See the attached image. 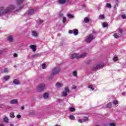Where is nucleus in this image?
<instances>
[{
  "label": "nucleus",
  "instance_id": "12",
  "mask_svg": "<svg viewBox=\"0 0 126 126\" xmlns=\"http://www.w3.org/2000/svg\"><path fill=\"white\" fill-rule=\"evenodd\" d=\"M16 0V3L18 4V5H19V4H21L23 2V1L24 0Z\"/></svg>",
  "mask_w": 126,
  "mask_h": 126
},
{
  "label": "nucleus",
  "instance_id": "49",
  "mask_svg": "<svg viewBox=\"0 0 126 126\" xmlns=\"http://www.w3.org/2000/svg\"><path fill=\"white\" fill-rule=\"evenodd\" d=\"M117 6H119V4L117 3L114 5V8H117Z\"/></svg>",
  "mask_w": 126,
  "mask_h": 126
},
{
  "label": "nucleus",
  "instance_id": "10",
  "mask_svg": "<svg viewBox=\"0 0 126 126\" xmlns=\"http://www.w3.org/2000/svg\"><path fill=\"white\" fill-rule=\"evenodd\" d=\"M17 103H18V100H17V99H12L10 101V104H17Z\"/></svg>",
  "mask_w": 126,
  "mask_h": 126
},
{
  "label": "nucleus",
  "instance_id": "37",
  "mask_svg": "<svg viewBox=\"0 0 126 126\" xmlns=\"http://www.w3.org/2000/svg\"><path fill=\"white\" fill-rule=\"evenodd\" d=\"M10 117L11 118H14L15 116H14V113H11L10 114Z\"/></svg>",
  "mask_w": 126,
  "mask_h": 126
},
{
  "label": "nucleus",
  "instance_id": "53",
  "mask_svg": "<svg viewBox=\"0 0 126 126\" xmlns=\"http://www.w3.org/2000/svg\"><path fill=\"white\" fill-rule=\"evenodd\" d=\"M125 94H126V93H125V92L122 93V94H123V95H125Z\"/></svg>",
  "mask_w": 126,
  "mask_h": 126
},
{
  "label": "nucleus",
  "instance_id": "6",
  "mask_svg": "<svg viewBox=\"0 0 126 126\" xmlns=\"http://www.w3.org/2000/svg\"><path fill=\"white\" fill-rule=\"evenodd\" d=\"M93 39H94V36H93V34H90L89 36L88 37L87 39H86V42L87 43H90Z\"/></svg>",
  "mask_w": 126,
  "mask_h": 126
},
{
  "label": "nucleus",
  "instance_id": "55",
  "mask_svg": "<svg viewBox=\"0 0 126 126\" xmlns=\"http://www.w3.org/2000/svg\"><path fill=\"white\" fill-rule=\"evenodd\" d=\"M59 15H60V16H63V14H60Z\"/></svg>",
  "mask_w": 126,
  "mask_h": 126
},
{
  "label": "nucleus",
  "instance_id": "17",
  "mask_svg": "<svg viewBox=\"0 0 126 126\" xmlns=\"http://www.w3.org/2000/svg\"><path fill=\"white\" fill-rule=\"evenodd\" d=\"M40 56H41V54L38 53V54L32 55V58H37L38 57H40Z\"/></svg>",
  "mask_w": 126,
  "mask_h": 126
},
{
  "label": "nucleus",
  "instance_id": "29",
  "mask_svg": "<svg viewBox=\"0 0 126 126\" xmlns=\"http://www.w3.org/2000/svg\"><path fill=\"white\" fill-rule=\"evenodd\" d=\"M102 26L104 28H105V27H108V24L106 23H103Z\"/></svg>",
  "mask_w": 126,
  "mask_h": 126
},
{
  "label": "nucleus",
  "instance_id": "46",
  "mask_svg": "<svg viewBox=\"0 0 126 126\" xmlns=\"http://www.w3.org/2000/svg\"><path fill=\"white\" fill-rule=\"evenodd\" d=\"M78 122L80 123V124H82V123H83V121H82V120H81V119H79Z\"/></svg>",
  "mask_w": 126,
  "mask_h": 126
},
{
  "label": "nucleus",
  "instance_id": "8",
  "mask_svg": "<svg viewBox=\"0 0 126 126\" xmlns=\"http://www.w3.org/2000/svg\"><path fill=\"white\" fill-rule=\"evenodd\" d=\"M30 49H32L33 52H36V50H37V47L35 45H31L30 46Z\"/></svg>",
  "mask_w": 126,
  "mask_h": 126
},
{
  "label": "nucleus",
  "instance_id": "9",
  "mask_svg": "<svg viewBox=\"0 0 126 126\" xmlns=\"http://www.w3.org/2000/svg\"><path fill=\"white\" fill-rule=\"evenodd\" d=\"M34 12H35V10L34 8H31L29 10L28 14H31L32 13H34Z\"/></svg>",
  "mask_w": 126,
  "mask_h": 126
},
{
  "label": "nucleus",
  "instance_id": "54",
  "mask_svg": "<svg viewBox=\"0 0 126 126\" xmlns=\"http://www.w3.org/2000/svg\"><path fill=\"white\" fill-rule=\"evenodd\" d=\"M4 125H3V124H0V126H3Z\"/></svg>",
  "mask_w": 126,
  "mask_h": 126
},
{
  "label": "nucleus",
  "instance_id": "57",
  "mask_svg": "<svg viewBox=\"0 0 126 126\" xmlns=\"http://www.w3.org/2000/svg\"><path fill=\"white\" fill-rule=\"evenodd\" d=\"M95 126H99V125H95Z\"/></svg>",
  "mask_w": 126,
  "mask_h": 126
},
{
  "label": "nucleus",
  "instance_id": "15",
  "mask_svg": "<svg viewBox=\"0 0 126 126\" xmlns=\"http://www.w3.org/2000/svg\"><path fill=\"white\" fill-rule=\"evenodd\" d=\"M65 1H66V0H59V2L61 4H63L64 3H65Z\"/></svg>",
  "mask_w": 126,
  "mask_h": 126
},
{
  "label": "nucleus",
  "instance_id": "47",
  "mask_svg": "<svg viewBox=\"0 0 126 126\" xmlns=\"http://www.w3.org/2000/svg\"><path fill=\"white\" fill-rule=\"evenodd\" d=\"M3 53V50H0V55H2Z\"/></svg>",
  "mask_w": 126,
  "mask_h": 126
},
{
  "label": "nucleus",
  "instance_id": "16",
  "mask_svg": "<svg viewBox=\"0 0 126 126\" xmlns=\"http://www.w3.org/2000/svg\"><path fill=\"white\" fill-rule=\"evenodd\" d=\"M73 34L74 35H78V30H76V29H74L73 30Z\"/></svg>",
  "mask_w": 126,
  "mask_h": 126
},
{
  "label": "nucleus",
  "instance_id": "33",
  "mask_svg": "<svg viewBox=\"0 0 126 126\" xmlns=\"http://www.w3.org/2000/svg\"><path fill=\"white\" fill-rule=\"evenodd\" d=\"M0 109H4V108H5V105L3 104H0Z\"/></svg>",
  "mask_w": 126,
  "mask_h": 126
},
{
  "label": "nucleus",
  "instance_id": "21",
  "mask_svg": "<svg viewBox=\"0 0 126 126\" xmlns=\"http://www.w3.org/2000/svg\"><path fill=\"white\" fill-rule=\"evenodd\" d=\"M99 20H101V19H105V16L104 15H100L99 16Z\"/></svg>",
  "mask_w": 126,
  "mask_h": 126
},
{
  "label": "nucleus",
  "instance_id": "23",
  "mask_svg": "<svg viewBox=\"0 0 126 126\" xmlns=\"http://www.w3.org/2000/svg\"><path fill=\"white\" fill-rule=\"evenodd\" d=\"M84 20L85 23H88V22H89V19L87 17L85 18Z\"/></svg>",
  "mask_w": 126,
  "mask_h": 126
},
{
  "label": "nucleus",
  "instance_id": "19",
  "mask_svg": "<svg viewBox=\"0 0 126 126\" xmlns=\"http://www.w3.org/2000/svg\"><path fill=\"white\" fill-rule=\"evenodd\" d=\"M67 17L69 18L70 19H71V18H74V16H73V15L72 14H68L67 15Z\"/></svg>",
  "mask_w": 126,
  "mask_h": 126
},
{
  "label": "nucleus",
  "instance_id": "40",
  "mask_svg": "<svg viewBox=\"0 0 126 126\" xmlns=\"http://www.w3.org/2000/svg\"><path fill=\"white\" fill-rule=\"evenodd\" d=\"M118 100H114L113 101L114 105H118Z\"/></svg>",
  "mask_w": 126,
  "mask_h": 126
},
{
  "label": "nucleus",
  "instance_id": "50",
  "mask_svg": "<svg viewBox=\"0 0 126 126\" xmlns=\"http://www.w3.org/2000/svg\"><path fill=\"white\" fill-rule=\"evenodd\" d=\"M21 109L22 110H24V106H22Z\"/></svg>",
  "mask_w": 126,
  "mask_h": 126
},
{
  "label": "nucleus",
  "instance_id": "45",
  "mask_svg": "<svg viewBox=\"0 0 126 126\" xmlns=\"http://www.w3.org/2000/svg\"><path fill=\"white\" fill-rule=\"evenodd\" d=\"M68 33L69 34H72V33H73V31L72 30H69Z\"/></svg>",
  "mask_w": 126,
  "mask_h": 126
},
{
  "label": "nucleus",
  "instance_id": "30",
  "mask_svg": "<svg viewBox=\"0 0 126 126\" xmlns=\"http://www.w3.org/2000/svg\"><path fill=\"white\" fill-rule=\"evenodd\" d=\"M4 123H8V118L7 117H5L3 119Z\"/></svg>",
  "mask_w": 126,
  "mask_h": 126
},
{
  "label": "nucleus",
  "instance_id": "56",
  "mask_svg": "<svg viewBox=\"0 0 126 126\" xmlns=\"http://www.w3.org/2000/svg\"><path fill=\"white\" fill-rule=\"evenodd\" d=\"M14 126L13 124L10 125V126Z\"/></svg>",
  "mask_w": 126,
  "mask_h": 126
},
{
  "label": "nucleus",
  "instance_id": "39",
  "mask_svg": "<svg viewBox=\"0 0 126 126\" xmlns=\"http://www.w3.org/2000/svg\"><path fill=\"white\" fill-rule=\"evenodd\" d=\"M66 21V18H65V17H63V23H64Z\"/></svg>",
  "mask_w": 126,
  "mask_h": 126
},
{
  "label": "nucleus",
  "instance_id": "44",
  "mask_svg": "<svg viewBox=\"0 0 126 126\" xmlns=\"http://www.w3.org/2000/svg\"><path fill=\"white\" fill-rule=\"evenodd\" d=\"M13 57H14V58H17V57H18V55H17V54L15 53V54H14V55H13Z\"/></svg>",
  "mask_w": 126,
  "mask_h": 126
},
{
  "label": "nucleus",
  "instance_id": "24",
  "mask_svg": "<svg viewBox=\"0 0 126 126\" xmlns=\"http://www.w3.org/2000/svg\"><path fill=\"white\" fill-rule=\"evenodd\" d=\"M41 65L43 69H46V68H47V66H46V63H42Z\"/></svg>",
  "mask_w": 126,
  "mask_h": 126
},
{
  "label": "nucleus",
  "instance_id": "48",
  "mask_svg": "<svg viewBox=\"0 0 126 126\" xmlns=\"http://www.w3.org/2000/svg\"><path fill=\"white\" fill-rule=\"evenodd\" d=\"M17 119H20L21 118V115H17Z\"/></svg>",
  "mask_w": 126,
  "mask_h": 126
},
{
  "label": "nucleus",
  "instance_id": "4",
  "mask_svg": "<svg viewBox=\"0 0 126 126\" xmlns=\"http://www.w3.org/2000/svg\"><path fill=\"white\" fill-rule=\"evenodd\" d=\"M104 67V63H98L95 65L93 68L92 70H96V69H100Z\"/></svg>",
  "mask_w": 126,
  "mask_h": 126
},
{
  "label": "nucleus",
  "instance_id": "35",
  "mask_svg": "<svg viewBox=\"0 0 126 126\" xmlns=\"http://www.w3.org/2000/svg\"><path fill=\"white\" fill-rule=\"evenodd\" d=\"M121 17L123 19H126V14H124L121 16Z\"/></svg>",
  "mask_w": 126,
  "mask_h": 126
},
{
  "label": "nucleus",
  "instance_id": "20",
  "mask_svg": "<svg viewBox=\"0 0 126 126\" xmlns=\"http://www.w3.org/2000/svg\"><path fill=\"white\" fill-rule=\"evenodd\" d=\"M8 41H9L10 42H12V40H13V38L12 37V36L10 35L8 37Z\"/></svg>",
  "mask_w": 126,
  "mask_h": 126
},
{
  "label": "nucleus",
  "instance_id": "41",
  "mask_svg": "<svg viewBox=\"0 0 126 126\" xmlns=\"http://www.w3.org/2000/svg\"><path fill=\"white\" fill-rule=\"evenodd\" d=\"M83 121L84 122H87L88 121V117H85Z\"/></svg>",
  "mask_w": 126,
  "mask_h": 126
},
{
  "label": "nucleus",
  "instance_id": "13",
  "mask_svg": "<svg viewBox=\"0 0 126 126\" xmlns=\"http://www.w3.org/2000/svg\"><path fill=\"white\" fill-rule=\"evenodd\" d=\"M56 86L57 88H61V87H62V86H63V84H62L61 83H57L56 84Z\"/></svg>",
  "mask_w": 126,
  "mask_h": 126
},
{
  "label": "nucleus",
  "instance_id": "3",
  "mask_svg": "<svg viewBox=\"0 0 126 126\" xmlns=\"http://www.w3.org/2000/svg\"><path fill=\"white\" fill-rule=\"evenodd\" d=\"M45 84H41L37 86L36 88V90L38 92H42L45 90Z\"/></svg>",
  "mask_w": 126,
  "mask_h": 126
},
{
  "label": "nucleus",
  "instance_id": "18",
  "mask_svg": "<svg viewBox=\"0 0 126 126\" xmlns=\"http://www.w3.org/2000/svg\"><path fill=\"white\" fill-rule=\"evenodd\" d=\"M32 36H33L34 37H37V36L38 35V34L37 33V32H36V31H33L32 32Z\"/></svg>",
  "mask_w": 126,
  "mask_h": 126
},
{
  "label": "nucleus",
  "instance_id": "52",
  "mask_svg": "<svg viewBox=\"0 0 126 126\" xmlns=\"http://www.w3.org/2000/svg\"><path fill=\"white\" fill-rule=\"evenodd\" d=\"M72 89H76V87L75 86V87L72 88Z\"/></svg>",
  "mask_w": 126,
  "mask_h": 126
},
{
  "label": "nucleus",
  "instance_id": "11",
  "mask_svg": "<svg viewBox=\"0 0 126 126\" xmlns=\"http://www.w3.org/2000/svg\"><path fill=\"white\" fill-rule=\"evenodd\" d=\"M13 83L14 84H16V85H19V84H20V83L17 79H14L13 80Z\"/></svg>",
  "mask_w": 126,
  "mask_h": 126
},
{
  "label": "nucleus",
  "instance_id": "31",
  "mask_svg": "<svg viewBox=\"0 0 126 126\" xmlns=\"http://www.w3.org/2000/svg\"><path fill=\"white\" fill-rule=\"evenodd\" d=\"M106 108H112V103H109L106 105Z\"/></svg>",
  "mask_w": 126,
  "mask_h": 126
},
{
  "label": "nucleus",
  "instance_id": "34",
  "mask_svg": "<svg viewBox=\"0 0 126 126\" xmlns=\"http://www.w3.org/2000/svg\"><path fill=\"white\" fill-rule=\"evenodd\" d=\"M70 112H75V108L74 107H70Z\"/></svg>",
  "mask_w": 126,
  "mask_h": 126
},
{
  "label": "nucleus",
  "instance_id": "27",
  "mask_svg": "<svg viewBox=\"0 0 126 126\" xmlns=\"http://www.w3.org/2000/svg\"><path fill=\"white\" fill-rule=\"evenodd\" d=\"M69 118L70 120H75V117H74V116L73 115H70Z\"/></svg>",
  "mask_w": 126,
  "mask_h": 126
},
{
  "label": "nucleus",
  "instance_id": "26",
  "mask_svg": "<svg viewBox=\"0 0 126 126\" xmlns=\"http://www.w3.org/2000/svg\"><path fill=\"white\" fill-rule=\"evenodd\" d=\"M88 88H90L92 91H94V87H93V85H90V86H88Z\"/></svg>",
  "mask_w": 126,
  "mask_h": 126
},
{
  "label": "nucleus",
  "instance_id": "28",
  "mask_svg": "<svg viewBox=\"0 0 126 126\" xmlns=\"http://www.w3.org/2000/svg\"><path fill=\"white\" fill-rule=\"evenodd\" d=\"M9 78H10V77L9 76H6L5 77H4L3 78V79L5 81L6 80H8V79H9Z\"/></svg>",
  "mask_w": 126,
  "mask_h": 126
},
{
  "label": "nucleus",
  "instance_id": "32",
  "mask_svg": "<svg viewBox=\"0 0 126 126\" xmlns=\"http://www.w3.org/2000/svg\"><path fill=\"white\" fill-rule=\"evenodd\" d=\"M3 72L4 73L8 72V69L7 68H4L3 70Z\"/></svg>",
  "mask_w": 126,
  "mask_h": 126
},
{
  "label": "nucleus",
  "instance_id": "2",
  "mask_svg": "<svg viewBox=\"0 0 126 126\" xmlns=\"http://www.w3.org/2000/svg\"><path fill=\"white\" fill-rule=\"evenodd\" d=\"M61 71V67H56L52 69V75H55L56 74H59Z\"/></svg>",
  "mask_w": 126,
  "mask_h": 126
},
{
  "label": "nucleus",
  "instance_id": "42",
  "mask_svg": "<svg viewBox=\"0 0 126 126\" xmlns=\"http://www.w3.org/2000/svg\"><path fill=\"white\" fill-rule=\"evenodd\" d=\"M119 32L122 35L123 34V31L121 29H119Z\"/></svg>",
  "mask_w": 126,
  "mask_h": 126
},
{
  "label": "nucleus",
  "instance_id": "1",
  "mask_svg": "<svg viewBox=\"0 0 126 126\" xmlns=\"http://www.w3.org/2000/svg\"><path fill=\"white\" fill-rule=\"evenodd\" d=\"M13 9H15V6L14 5H10L8 7L5 9L3 8V7H1L0 8V15L1 14L0 11L2 12V14H5L12 11Z\"/></svg>",
  "mask_w": 126,
  "mask_h": 126
},
{
  "label": "nucleus",
  "instance_id": "51",
  "mask_svg": "<svg viewBox=\"0 0 126 126\" xmlns=\"http://www.w3.org/2000/svg\"><path fill=\"white\" fill-rule=\"evenodd\" d=\"M39 23L40 24H41V23H43V22L42 21H40Z\"/></svg>",
  "mask_w": 126,
  "mask_h": 126
},
{
  "label": "nucleus",
  "instance_id": "14",
  "mask_svg": "<svg viewBox=\"0 0 126 126\" xmlns=\"http://www.w3.org/2000/svg\"><path fill=\"white\" fill-rule=\"evenodd\" d=\"M43 98H44V99H47L49 98V94H48L47 93H44L43 94Z\"/></svg>",
  "mask_w": 126,
  "mask_h": 126
},
{
  "label": "nucleus",
  "instance_id": "25",
  "mask_svg": "<svg viewBox=\"0 0 126 126\" xmlns=\"http://www.w3.org/2000/svg\"><path fill=\"white\" fill-rule=\"evenodd\" d=\"M114 37H115V38H116V39H118V38H120V36L119 35H118V34L117 33H115L113 34Z\"/></svg>",
  "mask_w": 126,
  "mask_h": 126
},
{
  "label": "nucleus",
  "instance_id": "5",
  "mask_svg": "<svg viewBox=\"0 0 126 126\" xmlns=\"http://www.w3.org/2000/svg\"><path fill=\"white\" fill-rule=\"evenodd\" d=\"M85 56L84 53H82L80 56L76 53H74L72 55V59H80L81 58H85Z\"/></svg>",
  "mask_w": 126,
  "mask_h": 126
},
{
  "label": "nucleus",
  "instance_id": "36",
  "mask_svg": "<svg viewBox=\"0 0 126 126\" xmlns=\"http://www.w3.org/2000/svg\"><path fill=\"white\" fill-rule=\"evenodd\" d=\"M73 75L74 76H76V75H77V72H76V71H74L73 72Z\"/></svg>",
  "mask_w": 126,
  "mask_h": 126
},
{
  "label": "nucleus",
  "instance_id": "7",
  "mask_svg": "<svg viewBox=\"0 0 126 126\" xmlns=\"http://www.w3.org/2000/svg\"><path fill=\"white\" fill-rule=\"evenodd\" d=\"M67 93H69V89H68V88L66 87L65 88V92H63V97H66V96H67Z\"/></svg>",
  "mask_w": 126,
  "mask_h": 126
},
{
  "label": "nucleus",
  "instance_id": "38",
  "mask_svg": "<svg viewBox=\"0 0 126 126\" xmlns=\"http://www.w3.org/2000/svg\"><path fill=\"white\" fill-rule=\"evenodd\" d=\"M118 60H119V58L117 57H114V58H113L114 62H117V61H118Z\"/></svg>",
  "mask_w": 126,
  "mask_h": 126
},
{
  "label": "nucleus",
  "instance_id": "22",
  "mask_svg": "<svg viewBox=\"0 0 126 126\" xmlns=\"http://www.w3.org/2000/svg\"><path fill=\"white\" fill-rule=\"evenodd\" d=\"M106 7H107V8H111L112 5L111 4V3H106Z\"/></svg>",
  "mask_w": 126,
  "mask_h": 126
},
{
  "label": "nucleus",
  "instance_id": "43",
  "mask_svg": "<svg viewBox=\"0 0 126 126\" xmlns=\"http://www.w3.org/2000/svg\"><path fill=\"white\" fill-rule=\"evenodd\" d=\"M110 126H116V124H115L114 123H110L109 124Z\"/></svg>",
  "mask_w": 126,
  "mask_h": 126
}]
</instances>
